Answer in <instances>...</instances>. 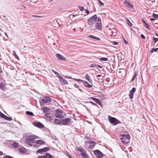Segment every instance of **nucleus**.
<instances>
[{
    "label": "nucleus",
    "mask_w": 158,
    "mask_h": 158,
    "mask_svg": "<svg viewBox=\"0 0 158 158\" xmlns=\"http://www.w3.org/2000/svg\"><path fill=\"white\" fill-rule=\"evenodd\" d=\"M85 78L89 81L90 82H91L92 81V80L91 79L90 77L87 74H86L85 76Z\"/></svg>",
    "instance_id": "b1692460"
},
{
    "label": "nucleus",
    "mask_w": 158,
    "mask_h": 158,
    "mask_svg": "<svg viewBox=\"0 0 158 158\" xmlns=\"http://www.w3.org/2000/svg\"><path fill=\"white\" fill-rule=\"evenodd\" d=\"M106 81L108 82H109L110 81V79L109 78L107 77L106 78Z\"/></svg>",
    "instance_id": "8fccbe9b"
},
{
    "label": "nucleus",
    "mask_w": 158,
    "mask_h": 158,
    "mask_svg": "<svg viewBox=\"0 0 158 158\" xmlns=\"http://www.w3.org/2000/svg\"><path fill=\"white\" fill-rule=\"evenodd\" d=\"M35 143L40 145H42L45 143V142L42 140H38L36 141Z\"/></svg>",
    "instance_id": "5701e85b"
},
{
    "label": "nucleus",
    "mask_w": 158,
    "mask_h": 158,
    "mask_svg": "<svg viewBox=\"0 0 158 158\" xmlns=\"http://www.w3.org/2000/svg\"><path fill=\"white\" fill-rule=\"evenodd\" d=\"M33 124L35 126L40 128H42L44 127L43 124L39 122H34Z\"/></svg>",
    "instance_id": "9b49d317"
},
{
    "label": "nucleus",
    "mask_w": 158,
    "mask_h": 158,
    "mask_svg": "<svg viewBox=\"0 0 158 158\" xmlns=\"http://www.w3.org/2000/svg\"><path fill=\"white\" fill-rule=\"evenodd\" d=\"M52 71L54 73H55L56 74L58 78H59V77L60 76V74L57 72H56L54 70H52Z\"/></svg>",
    "instance_id": "f704fd0d"
},
{
    "label": "nucleus",
    "mask_w": 158,
    "mask_h": 158,
    "mask_svg": "<svg viewBox=\"0 0 158 158\" xmlns=\"http://www.w3.org/2000/svg\"><path fill=\"white\" fill-rule=\"evenodd\" d=\"M56 56L57 58L59 60H66L65 57L60 54L57 53L56 54Z\"/></svg>",
    "instance_id": "2eb2a0df"
},
{
    "label": "nucleus",
    "mask_w": 158,
    "mask_h": 158,
    "mask_svg": "<svg viewBox=\"0 0 158 158\" xmlns=\"http://www.w3.org/2000/svg\"><path fill=\"white\" fill-rule=\"evenodd\" d=\"M38 138V137L35 135H30L26 138V143L30 146H34L35 143L34 142L35 139Z\"/></svg>",
    "instance_id": "f257e3e1"
},
{
    "label": "nucleus",
    "mask_w": 158,
    "mask_h": 158,
    "mask_svg": "<svg viewBox=\"0 0 158 158\" xmlns=\"http://www.w3.org/2000/svg\"><path fill=\"white\" fill-rule=\"evenodd\" d=\"M152 16L155 18H158V15H156L155 14H153Z\"/></svg>",
    "instance_id": "ea45409f"
},
{
    "label": "nucleus",
    "mask_w": 158,
    "mask_h": 158,
    "mask_svg": "<svg viewBox=\"0 0 158 158\" xmlns=\"http://www.w3.org/2000/svg\"><path fill=\"white\" fill-rule=\"evenodd\" d=\"M96 29L101 31L102 30V25L101 21L96 23L94 25Z\"/></svg>",
    "instance_id": "6e6552de"
},
{
    "label": "nucleus",
    "mask_w": 158,
    "mask_h": 158,
    "mask_svg": "<svg viewBox=\"0 0 158 158\" xmlns=\"http://www.w3.org/2000/svg\"><path fill=\"white\" fill-rule=\"evenodd\" d=\"M51 99L49 97H44L41 99L42 102L43 103H45L48 102H50Z\"/></svg>",
    "instance_id": "f3484780"
},
{
    "label": "nucleus",
    "mask_w": 158,
    "mask_h": 158,
    "mask_svg": "<svg viewBox=\"0 0 158 158\" xmlns=\"http://www.w3.org/2000/svg\"><path fill=\"white\" fill-rule=\"evenodd\" d=\"M40 17V16L36 15V16H35V17Z\"/></svg>",
    "instance_id": "338daca9"
},
{
    "label": "nucleus",
    "mask_w": 158,
    "mask_h": 158,
    "mask_svg": "<svg viewBox=\"0 0 158 158\" xmlns=\"http://www.w3.org/2000/svg\"><path fill=\"white\" fill-rule=\"evenodd\" d=\"M78 8L79 9H80V10L81 11H83L84 9V7L80 6H79Z\"/></svg>",
    "instance_id": "37998d69"
},
{
    "label": "nucleus",
    "mask_w": 158,
    "mask_h": 158,
    "mask_svg": "<svg viewBox=\"0 0 158 158\" xmlns=\"http://www.w3.org/2000/svg\"><path fill=\"white\" fill-rule=\"evenodd\" d=\"M13 53L15 57L18 60L19 59V57L17 55L16 52L15 51H13Z\"/></svg>",
    "instance_id": "473e14b6"
},
{
    "label": "nucleus",
    "mask_w": 158,
    "mask_h": 158,
    "mask_svg": "<svg viewBox=\"0 0 158 158\" xmlns=\"http://www.w3.org/2000/svg\"><path fill=\"white\" fill-rule=\"evenodd\" d=\"M136 89L135 88H133L130 91L129 96L131 99H132L133 98V94L135 91Z\"/></svg>",
    "instance_id": "dca6fc26"
},
{
    "label": "nucleus",
    "mask_w": 158,
    "mask_h": 158,
    "mask_svg": "<svg viewBox=\"0 0 158 158\" xmlns=\"http://www.w3.org/2000/svg\"><path fill=\"white\" fill-rule=\"evenodd\" d=\"M2 70L1 68H0V73H2Z\"/></svg>",
    "instance_id": "680f3d73"
},
{
    "label": "nucleus",
    "mask_w": 158,
    "mask_h": 158,
    "mask_svg": "<svg viewBox=\"0 0 158 158\" xmlns=\"http://www.w3.org/2000/svg\"><path fill=\"white\" fill-rule=\"evenodd\" d=\"M39 158H53V156L50 154L46 153L44 155L38 156Z\"/></svg>",
    "instance_id": "f8f14e48"
},
{
    "label": "nucleus",
    "mask_w": 158,
    "mask_h": 158,
    "mask_svg": "<svg viewBox=\"0 0 158 158\" xmlns=\"http://www.w3.org/2000/svg\"><path fill=\"white\" fill-rule=\"evenodd\" d=\"M158 49V48H152L151 49V52H156Z\"/></svg>",
    "instance_id": "c9c22d12"
},
{
    "label": "nucleus",
    "mask_w": 158,
    "mask_h": 158,
    "mask_svg": "<svg viewBox=\"0 0 158 158\" xmlns=\"http://www.w3.org/2000/svg\"><path fill=\"white\" fill-rule=\"evenodd\" d=\"M11 145L14 148H16L18 147L19 143H17L15 142L13 143Z\"/></svg>",
    "instance_id": "cd10ccee"
},
{
    "label": "nucleus",
    "mask_w": 158,
    "mask_h": 158,
    "mask_svg": "<svg viewBox=\"0 0 158 158\" xmlns=\"http://www.w3.org/2000/svg\"><path fill=\"white\" fill-rule=\"evenodd\" d=\"M94 153L96 156L98 158H101L103 156V154L98 150H95Z\"/></svg>",
    "instance_id": "423d86ee"
},
{
    "label": "nucleus",
    "mask_w": 158,
    "mask_h": 158,
    "mask_svg": "<svg viewBox=\"0 0 158 158\" xmlns=\"http://www.w3.org/2000/svg\"><path fill=\"white\" fill-rule=\"evenodd\" d=\"M59 79L60 83L63 85H66L68 84V81L64 79L61 76L59 77Z\"/></svg>",
    "instance_id": "ddd939ff"
},
{
    "label": "nucleus",
    "mask_w": 158,
    "mask_h": 158,
    "mask_svg": "<svg viewBox=\"0 0 158 158\" xmlns=\"http://www.w3.org/2000/svg\"><path fill=\"white\" fill-rule=\"evenodd\" d=\"M153 40L154 41L155 43L156 42H157L158 40V38H157L153 37Z\"/></svg>",
    "instance_id": "79ce46f5"
},
{
    "label": "nucleus",
    "mask_w": 158,
    "mask_h": 158,
    "mask_svg": "<svg viewBox=\"0 0 158 158\" xmlns=\"http://www.w3.org/2000/svg\"><path fill=\"white\" fill-rule=\"evenodd\" d=\"M96 65V64L94 63V64H91L90 65V66L91 67L94 68V67Z\"/></svg>",
    "instance_id": "c03bdc74"
},
{
    "label": "nucleus",
    "mask_w": 158,
    "mask_h": 158,
    "mask_svg": "<svg viewBox=\"0 0 158 158\" xmlns=\"http://www.w3.org/2000/svg\"><path fill=\"white\" fill-rule=\"evenodd\" d=\"M145 27L149 30L150 29L149 25L147 23H145Z\"/></svg>",
    "instance_id": "58836bf2"
},
{
    "label": "nucleus",
    "mask_w": 158,
    "mask_h": 158,
    "mask_svg": "<svg viewBox=\"0 0 158 158\" xmlns=\"http://www.w3.org/2000/svg\"><path fill=\"white\" fill-rule=\"evenodd\" d=\"M143 23H144V24H145V23H146V22H145V21H144V20H143Z\"/></svg>",
    "instance_id": "e2e57ef3"
},
{
    "label": "nucleus",
    "mask_w": 158,
    "mask_h": 158,
    "mask_svg": "<svg viewBox=\"0 0 158 158\" xmlns=\"http://www.w3.org/2000/svg\"><path fill=\"white\" fill-rule=\"evenodd\" d=\"M4 86L3 83H0V88L2 89L4 88Z\"/></svg>",
    "instance_id": "49530a36"
},
{
    "label": "nucleus",
    "mask_w": 158,
    "mask_h": 158,
    "mask_svg": "<svg viewBox=\"0 0 158 158\" xmlns=\"http://www.w3.org/2000/svg\"><path fill=\"white\" fill-rule=\"evenodd\" d=\"M50 148L49 147H45L42 149H40L37 151V152L41 153L43 152H45L49 150Z\"/></svg>",
    "instance_id": "6ab92c4d"
},
{
    "label": "nucleus",
    "mask_w": 158,
    "mask_h": 158,
    "mask_svg": "<svg viewBox=\"0 0 158 158\" xmlns=\"http://www.w3.org/2000/svg\"><path fill=\"white\" fill-rule=\"evenodd\" d=\"M26 113L27 114L30 115V116H34V114L32 112L29 111H27L26 112Z\"/></svg>",
    "instance_id": "c756f323"
},
{
    "label": "nucleus",
    "mask_w": 158,
    "mask_h": 158,
    "mask_svg": "<svg viewBox=\"0 0 158 158\" xmlns=\"http://www.w3.org/2000/svg\"><path fill=\"white\" fill-rule=\"evenodd\" d=\"M89 143L90 145L89 147V148L90 149L93 148L96 144V142L93 141H90Z\"/></svg>",
    "instance_id": "a211bd4d"
},
{
    "label": "nucleus",
    "mask_w": 158,
    "mask_h": 158,
    "mask_svg": "<svg viewBox=\"0 0 158 158\" xmlns=\"http://www.w3.org/2000/svg\"><path fill=\"white\" fill-rule=\"evenodd\" d=\"M118 75L119 78H121L125 73V71L123 69H118L117 71Z\"/></svg>",
    "instance_id": "39448f33"
},
{
    "label": "nucleus",
    "mask_w": 158,
    "mask_h": 158,
    "mask_svg": "<svg viewBox=\"0 0 158 158\" xmlns=\"http://www.w3.org/2000/svg\"><path fill=\"white\" fill-rule=\"evenodd\" d=\"M74 87L76 88H78V89L79 88V86L76 84H74Z\"/></svg>",
    "instance_id": "09e8293b"
},
{
    "label": "nucleus",
    "mask_w": 158,
    "mask_h": 158,
    "mask_svg": "<svg viewBox=\"0 0 158 158\" xmlns=\"http://www.w3.org/2000/svg\"><path fill=\"white\" fill-rule=\"evenodd\" d=\"M85 11L86 13L87 14H89V10L87 9H85Z\"/></svg>",
    "instance_id": "3c124183"
},
{
    "label": "nucleus",
    "mask_w": 158,
    "mask_h": 158,
    "mask_svg": "<svg viewBox=\"0 0 158 158\" xmlns=\"http://www.w3.org/2000/svg\"><path fill=\"white\" fill-rule=\"evenodd\" d=\"M23 7L24 8H26V6H24V5H23Z\"/></svg>",
    "instance_id": "69168bd1"
},
{
    "label": "nucleus",
    "mask_w": 158,
    "mask_h": 158,
    "mask_svg": "<svg viewBox=\"0 0 158 158\" xmlns=\"http://www.w3.org/2000/svg\"><path fill=\"white\" fill-rule=\"evenodd\" d=\"M113 44L114 45H117L118 44V42H113Z\"/></svg>",
    "instance_id": "864d4df0"
},
{
    "label": "nucleus",
    "mask_w": 158,
    "mask_h": 158,
    "mask_svg": "<svg viewBox=\"0 0 158 158\" xmlns=\"http://www.w3.org/2000/svg\"><path fill=\"white\" fill-rule=\"evenodd\" d=\"M78 149V150L81 152V153L84 152H85V151L82 148H80Z\"/></svg>",
    "instance_id": "4c0bfd02"
},
{
    "label": "nucleus",
    "mask_w": 158,
    "mask_h": 158,
    "mask_svg": "<svg viewBox=\"0 0 158 158\" xmlns=\"http://www.w3.org/2000/svg\"><path fill=\"white\" fill-rule=\"evenodd\" d=\"M87 37L94 39L97 40H99L100 39L99 38L96 37L92 35H89L87 36Z\"/></svg>",
    "instance_id": "aec40b11"
},
{
    "label": "nucleus",
    "mask_w": 158,
    "mask_h": 158,
    "mask_svg": "<svg viewBox=\"0 0 158 158\" xmlns=\"http://www.w3.org/2000/svg\"><path fill=\"white\" fill-rule=\"evenodd\" d=\"M123 40L124 43L125 44H128V42L126 41V40H125L124 38V37L123 38Z\"/></svg>",
    "instance_id": "de8ad7c7"
},
{
    "label": "nucleus",
    "mask_w": 158,
    "mask_h": 158,
    "mask_svg": "<svg viewBox=\"0 0 158 158\" xmlns=\"http://www.w3.org/2000/svg\"><path fill=\"white\" fill-rule=\"evenodd\" d=\"M43 110L44 113H46L49 111L50 109L47 107H44L43 108Z\"/></svg>",
    "instance_id": "bb28decb"
},
{
    "label": "nucleus",
    "mask_w": 158,
    "mask_h": 158,
    "mask_svg": "<svg viewBox=\"0 0 158 158\" xmlns=\"http://www.w3.org/2000/svg\"><path fill=\"white\" fill-rule=\"evenodd\" d=\"M3 158H14L12 157L9 156H6L3 157Z\"/></svg>",
    "instance_id": "a18cd8bd"
},
{
    "label": "nucleus",
    "mask_w": 158,
    "mask_h": 158,
    "mask_svg": "<svg viewBox=\"0 0 158 158\" xmlns=\"http://www.w3.org/2000/svg\"><path fill=\"white\" fill-rule=\"evenodd\" d=\"M94 98H93V97H89V98L88 99H91L93 100Z\"/></svg>",
    "instance_id": "4d7b16f0"
},
{
    "label": "nucleus",
    "mask_w": 158,
    "mask_h": 158,
    "mask_svg": "<svg viewBox=\"0 0 158 158\" xmlns=\"http://www.w3.org/2000/svg\"><path fill=\"white\" fill-rule=\"evenodd\" d=\"M0 116L2 118H4V119L8 120V121H11V118H10L5 115H4V114H2V113L0 112Z\"/></svg>",
    "instance_id": "4468645a"
},
{
    "label": "nucleus",
    "mask_w": 158,
    "mask_h": 158,
    "mask_svg": "<svg viewBox=\"0 0 158 158\" xmlns=\"http://www.w3.org/2000/svg\"><path fill=\"white\" fill-rule=\"evenodd\" d=\"M90 103L92 105H96V104L95 103H94V102H92V101H90Z\"/></svg>",
    "instance_id": "5fc2aeb1"
},
{
    "label": "nucleus",
    "mask_w": 158,
    "mask_h": 158,
    "mask_svg": "<svg viewBox=\"0 0 158 158\" xmlns=\"http://www.w3.org/2000/svg\"><path fill=\"white\" fill-rule=\"evenodd\" d=\"M109 120L110 122L112 124H113L114 125H116L118 123H121V122L118 119L114 117H109Z\"/></svg>",
    "instance_id": "20e7f679"
},
{
    "label": "nucleus",
    "mask_w": 158,
    "mask_h": 158,
    "mask_svg": "<svg viewBox=\"0 0 158 158\" xmlns=\"http://www.w3.org/2000/svg\"><path fill=\"white\" fill-rule=\"evenodd\" d=\"M54 23L55 24H56V23L57 24V25H56V26H55V27H60V25H59V24L57 23V21H54Z\"/></svg>",
    "instance_id": "a19ab883"
},
{
    "label": "nucleus",
    "mask_w": 158,
    "mask_h": 158,
    "mask_svg": "<svg viewBox=\"0 0 158 158\" xmlns=\"http://www.w3.org/2000/svg\"><path fill=\"white\" fill-rule=\"evenodd\" d=\"M71 119L69 118H66L62 120V125H67L71 121Z\"/></svg>",
    "instance_id": "1a4fd4ad"
},
{
    "label": "nucleus",
    "mask_w": 158,
    "mask_h": 158,
    "mask_svg": "<svg viewBox=\"0 0 158 158\" xmlns=\"http://www.w3.org/2000/svg\"><path fill=\"white\" fill-rule=\"evenodd\" d=\"M141 37H142V39H145V36L143 34H141Z\"/></svg>",
    "instance_id": "603ef678"
},
{
    "label": "nucleus",
    "mask_w": 158,
    "mask_h": 158,
    "mask_svg": "<svg viewBox=\"0 0 158 158\" xmlns=\"http://www.w3.org/2000/svg\"><path fill=\"white\" fill-rule=\"evenodd\" d=\"M78 89H79V91H80L81 92H83V90L81 89H80L79 88H78Z\"/></svg>",
    "instance_id": "052dcab7"
},
{
    "label": "nucleus",
    "mask_w": 158,
    "mask_h": 158,
    "mask_svg": "<svg viewBox=\"0 0 158 158\" xmlns=\"http://www.w3.org/2000/svg\"><path fill=\"white\" fill-rule=\"evenodd\" d=\"M101 22V19L98 17L96 15H95L91 17L88 20V24L90 26H93L95 22Z\"/></svg>",
    "instance_id": "f03ea898"
},
{
    "label": "nucleus",
    "mask_w": 158,
    "mask_h": 158,
    "mask_svg": "<svg viewBox=\"0 0 158 158\" xmlns=\"http://www.w3.org/2000/svg\"><path fill=\"white\" fill-rule=\"evenodd\" d=\"M54 123L56 125H59L62 123V120H60L59 119H56L55 120Z\"/></svg>",
    "instance_id": "4be33fe9"
},
{
    "label": "nucleus",
    "mask_w": 158,
    "mask_h": 158,
    "mask_svg": "<svg viewBox=\"0 0 158 158\" xmlns=\"http://www.w3.org/2000/svg\"><path fill=\"white\" fill-rule=\"evenodd\" d=\"M93 101L95 102L96 103H97L99 105H100L101 104V102L100 101V100L99 99L96 98H94Z\"/></svg>",
    "instance_id": "a878e982"
},
{
    "label": "nucleus",
    "mask_w": 158,
    "mask_h": 158,
    "mask_svg": "<svg viewBox=\"0 0 158 158\" xmlns=\"http://www.w3.org/2000/svg\"><path fill=\"white\" fill-rule=\"evenodd\" d=\"M120 139L124 144H127L130 142V135L129 134H123L120 135Z\"/></svg>",
    "instance_id": "7ed1b4c3"
},
{
    "label": "nucleus",
    "mask_w": 158,
    "mask_h": 158,
    "mask_svg": "<svg viewBox=\"0 0 158 158\" xmlns=\"http://www.w3.org/2000/svg\"><path fill=\"white\" fill-rule=\"evenodd\" d=\"M73 79L75 80L78 82L81 81V82H82L83 83V81H84L81 80L80 79H77L73 78Z\"/></svg>",
    "instance_id": "e433bc0d"
},
{
    "label": "nucleus",
    "mask_w": 158,
    "mask_h": 158,
    "mask_svg": "<svg viewBox=\"0 0 158 158\" xmlns=\"http://www.w3.org/2000/svg\"><path fill=\"white\" fill-rule=\"evenodd\" d=\"M83 83L84 85L86 87H88L89 88H91L92 87V86L91 85L88 84L85 81H84Z\"/></svg>",
    "instance_id": "412c9836"
},
{
    "label": "nucleus",
    "mask_w": 158,
    "mask_h": 158,
    "mask_svg": "<svg viewBox=\"0 0 158 158\" xmlns=\"http://www.w3.org/2000/svg\"><path fill=\"white\" fill-rule=\"evenodd\" d=\"M99 59L102 61H106L108 60L106 58L102 57Z\"/></svg>",
    "instance_id": "72a5a7b5"
},
{
    "label": "nucleus",
    "mask_w": 158,
    "mask_h": 158,
    "mask_svg": "<svg viewBox=\"0 0 158 158\" xmlns=\"http://www.w3.org/2000/svg\"><path fill=\"white\" fill-rule=\"evenodd\" d=\"M126 20L128 25L130 27H131L132 26V24L130 22V20L128 19H126Z\"/></svg>",
    "instance_id": "c85d7f7f"
},
{
    "label": "nucleus",
    "mask_w": 158,
    "mask_h": 158,
    "mask_svg": "<svg viewBox=\"0 0 158 158\" xmlns=\"http://www.w3.org/2000/svg\"><path fill=\"white\" fill-rule=\"evenodd\" d=\"M63 112L62 110H57L55 113V116L57 118H62L63 116L62 114Z\"/></svg>",
    "instance_id": "0eeeda50"
},
{
    "label": "nucleus",
    "mask_w": 158,
    "mask_h": 158,
    "mask_svg": "<svg viewBox=\"0 0 158 158\" xmlns=\"http://www.w3.org/2000/svg\"><path fill=\"white\" fill-rule=\"evenodd\" d=\"M86 152L85 151L84 152L81 153V154L83 158H89L88 156L86 154Z\"/></svg>",
    "instance_id": "393cba45"
},
{
    "label": "nucleus",
    "mask_w": 158,
    "mask_h": 158,
    "mask_svg": "<svg viewBox=\"0 0 158 158\" xmlns=\"http://www.w3.org/2000/svg\"><path fill=\"white\" fill-rule=\"evenodd\" d=\"M2 155H3V152H2L0 151V156H2Z\"/></svg>",
    "instance_id": "13d9d810"
},
{
    "label": "nucleus",
    "mask_w": 158,
    "mask_h": 158,
    "mask_svg": "<svg viewBox=\"0 0 158 158\" xmlns=\"http://www.w3.org/2000/svg\"><path fill=\"white\" fill-rule=\"evenodd\" d=\"M96 66L98 67V68H102V67L99 65H96Z\"/></svg>",
    "instance_id": "6e6d98bb"
},
{
    "label": "nucleus",
    "mask_w": 158,
    "mask_h": 158,
    "mask_svg": "<svg viewBox=\"0 0 158 158\" xmlns=\"http://www.w3.org/2000/svg\"><path fill=\"white\" fill-rule=\"evenodd\" d=\"M136 75H137L136 72H135V74L133 75V76L131 79L132 81H134V80L135 79V78L136 77Z\"/></svg>",
    "instance_id": "2f4dec72"
},
{
    "label": "nucleus",
    "mask_w": 158,
    "mask_h": 158,
    "mask_svg": "<svg viewBox=\"0 0 158 158\" xmlns=\"http://www.w3.org/2000/svg\"><path fill=\"white\" fill-rule=\"evenodd\" d=\"M19 151L22 152H25V149L23 148H20L19 149Z\"/></svg>",
    "instance_id": "7c9ffc66"
},
{
    "label": "nucleus",
    "mask_w": 158,
    "mask_h": 158,
    "mask_svg": "<svg viewBox=\"0 0 158 158\" xmlns=\"http://www.w3.org/2000/svg\"><path fill=\"white\" fill-rule=\"evenodd\" d=\"M124 6L128 8L133 9V6L131 3L127 0H125L123 2Z\"/></svg>",
    "instance_id": "9d476101"
},
{
    "label": "nucleus",
    "mask_w": 158,
    "mask_h": 158,
    "mask_svg": "<svg viewBox=\"0 0 158 158\" xmlns=\"http://www.w3.org/2000/svg\"><path fill=\"white\" fill-rule=\"evenodd\" d=\"M155 35H156L157 36H158V34H157V33H155Z\"/></svg>",
    "instance_id": "774afa93"
},
{
    "label": "nucleus",
    "mask_w": 158,
    "mask_h": 158,
    "mask_svg": "<svg viewBox=\"0 0 158 158\" xmlns=\"http://www.w3.org/2000/svg\"><path fill=\"white\" fill-rule=\"evenodd\" d=\"M155 20V19L154 18H151V19H150V20H151V21H154Z\"/></svg>",
    "instance_id": "bf43d9fd"
},
{
    "label": "nucleus",
    "mask_w": 158,
    "mask_h": 158,
    "mask_svg": "<svg viewBox=\"0 0 158 158\" xmlns=\"http://www.w3.org/2000/svg\"><path fill=\"white\" fill-rule=\"evenodd\" d=\"M101 76V75L99 74L97 75V77H100Z\"/></svg>",
    "instance_id": "0e129e2a"
}]
</instances>
